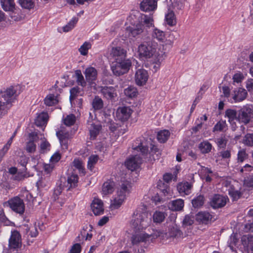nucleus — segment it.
I'll return each instance as SVG.
<instances>
[{
    "mask_svg": "<svg viewBox=\"0 0 253 253\" xmlns=\"http://www.w3.org/2000/svg\"><path fill=\"white\" fill-rule=\"evenodd\" d=\"M124 93L126 96L130 98H132L136 96L137 91L135 87L130 86L124 90Z\"/></svg>",
    "mask_w": 253,
    "mask_h": 253,
    "instance_id": "obj_46",
    "label": "nucleus"
},
{
    "mask_svg": "<svg viewBox=\"0 0 253 253\" xmlns=\"http://www.w3.org/2000/svg\"><path fill=\"white\" fill-rule=\"evenodd\" d=\"M165 21L167 25L170 26L176 25L177 21L176 16L172 10L169 9L165 14Z\"/></svg>",
    "mask_w": 253,
    "mask_h": 253,
    "instance_id": "obj_23",
    "label": "nucleus"
},
{
    "mask_svg": "<svg viewBox=\"0 0 253 253\" xmlns=\"http://www.w3.org/2000/svg\"><path fill=\"white\" fill-rule=\"evenodd\" d=\"M184 207V201L182 199H176L169 202V209L173 211H179L181 210Z\"/></svg>",
    "mask_w": 253,
    "mask_h": 253,
    "instance_id": "obj_26",
    "label": "nucleus"
},
{
    "mask_svg": "<svg viewBox=\"0 0 253 253\" xmlns=\"http://www.w3.org/2000/svg\"><path fill=\"white\" fill-rule=\"evenodd\" d=\"M194 222V217L192 215H186L183 220V226L186 227L192 225Z\"/></svg>",
    "mask_w": 253,
    "mask_h": 253,
    "instance_id": "obj_51",
    "label": "nucleus"
},
{
    "mask_svg": "<svg viewBox=\"0 0 253 253\" xmlns=\"http://www.w3.org/2000/svg\"><path fill=\"white\" fill-rule=\"evenodd\" d=\"M170 132L168 130H161L158 133L157 139L161 143H165L169 138Z\"/></svg>",
    "mask_w": 253,
    "mask_h": 253,
    "instance_id": "obj_39",
    "label": "nucleus"
},
{
    "mask_svg": "<svg viewBox=\"0 0 253 253\" xmlns=\"http://www.w3.org/2000/svg\"><path fill=\"white\" fill-rule=\"evenodd\" d=\"M70 100L72 102L79 93V88L78 87H74L70 89Z\"/></svg>",
    "mask_w": 253,
    "mask_h": 253,
    "instance_id": "obj_59",
    "label": "nucleus"
},
{
    "mask_svg": "<svg viewBox=\"0 0 253 253\" xmlns=\"http://www.w3.org/2000/svg\"><path fill=\"white\" fill-rule=\"evenodd\" d=\"M150 149L151 151L149 154L150 156L152 157L153 160H155L156 159H158L159 155H160L159 149L156 146L153 145H151Z\"/></svg>",
    "mask_w": 253,
    "mask_h": 253,
    "instance_id": "obj_50",
    "label": "nucleus"
},
{
    "mask_svg": "<svg viewBox=\"0 0 253 253\" xmlns=\"http://www.w3.org/2000/svg\"><path fill=\"white\" fill-rule=\"evenodd\" d=\"M44 103L46 105L51 106L57 103L58 100L54 94H49L44 99Z\"/></svg>",
    "mask_w": 253,
    "mask_h": 253,
    "instance_id": "obj_41",
    "label": "nucleus"
},
{
    "mask_svg": "<svg viewBox=\"0 0 253 253\" xmlns=\"http://www.w3.org/2000/svg\"><path fill=\"white\" fill-rule=\"evenodd\" d=\"M243 143L247 146H253V133H247L244 137Z\"/></svg>",
    "mask_w": 253,
    "mask_h": 253,
    "instance_id": "obj_54",
    "label": "nucleus"
},
{
    "mask_svg": "<svg viewBox=\"0 0 253 253\" xmlns=\"http://www.w3.org/2000/svg\"><path fill=\"white\" fill-rule=\"evenodd\" d=\"M101 92L103 97L111 102H115L117 96L116 88L113 86H102Z\"/></svg>",
    "mask_w": 253,
    "mask_h": 253,
    "instance_id": "obj_13",
    "label": "nucleus"
},
{
    "mask_svg": "<svg viewBox=\"0 0 253 253\" xmlns=\"http://www.w3.org/2000/svg\"><path fill=\"white\" fill-rule=\"evenodd\" d=\"M241 243L245 252L247 253H253V236H243L241 238Z\"/></svg>",
    "mask_w": 253,
    "mask_h": 253,
    "instance_id": "obj_16",
    "label": "nucleus"
},
{
    "mask_svg": "<svg viewBox=\"0 0 253 253\" xmlns=\"http://www.w3.org/2000/svg\"><path fill=\"white\" fill-rule=\"evenodd\" d=\"M172 5L174 8L177 10H182L184 8L183 4L180 0H173Z\"/></svg>",
    "mask_w": 253,
    "mask_h": 253,
    "instance_id": "obj_61",
    "label": "nucleus"
},
{
    "mask_svg": "<svg viewBox=\"0 0 253 253\" xmlns=\"http://www.w3.org/2000/svg\"><path fill=\"white\" fill-rule=\"evenodd\" d=\"M79 177L77 174H72L68 177L67 180V184L66 186L68 187L67 190L71 188H75L77 186Z\"/></svg>",
    "mask_w": 253,
    "mask_h": 253,
    "instance_id": "obj_30",
    "label": "nucleus"
},
{
    "mask_svg": "<svg viewBox=\"0 0 253 253\" xmlns=\"http://www.w3.org/2000/svg\"><path fill=\"white\" fill-rule=\"evenodd\" d=\"M73 164L75 167L78 169L80 172L84 174V169L82 166V162L79 159H75Z\"/></svg>",
    "mask_w": 253,
    "mask_h": 253,
    "instance_id": "obj_60",
    "label": "nucleus"
},
{
    "mask_svg": "<svg viewBox=\"0 0 253 253\" xmlns=\"http://www.w3.org/2000/svg\"><path fill=\"white\" fill-rule=\"evenodd\" d=\"M228 199L220 194H214L211 198L210 204L214 209L221 208L225 206Z\"/></svg>",
    "mask_w": 253,
    "mask_h": 253,
    "instance_id": "obj_11",
    "label": "nucleus"
},
{
    "mask_svg": "<svg viewBox=\"0 0 253 253\" xmlns=\"http://www.w3.org/2000/svg\"><path fill=\"white\" fill-rule=\"evenodd\" d=\"M148 213L142 212L134 213L131 220L132 226L134 231H140L147 227L150 222L151 218H148Z\"/></svg>",
    "mask_w": 253,
    "mask_h": 253,
    "instance_id": "obj_4",
    "label": "nucleus"
},
{
    "mask_svg": "<svg viewBox=\"0 0 253 253\" xmlns=\"http://www.w3.org/2000/svg\"><path fill=\"white\" fill-rule=\"evenodd\" d=\"M18 3L23 8L28 10L33 8L35 6L33 0H18Z\"/></svg>",
    "mask_w": 253,
    "mask_h": 253,
    "instance_id": "obj_38",
    "label": "nucleus"
},
{
    "mask_svg": "<svg viewBox=\"0 0 253 253\" xmlns=\"http://www.w3.org/2000/svg\"><path fill=\"white\" fill-rule=\"evenodd\" d=\"M75 75L77 78V82L78 85H81L83 87L85 86L86 84V83L84 79V76H83L81 70H76L75 72Z\"/></svg>",
    "mask_w": 253,
    "mask_h": 253,
    "instance_id": "obj_44",
    "label": "nucleus"
},
{
    "mask_svg": "<svg viewBox=\"0 0 253 253\" xmlns=\"http://www.w3.org/2000/svg\"><path fill=\"white\" fill-rule=\"evenodd\" d=\"M81 251V245L79 243H76L72 247L70 251V253H80Z\"/></svg>",
    "mask_w": 253,
    "mask_h": 253,
    "instance_id": "obj_63",
    "label": "nucleus"
},
{
    "mask_svg": "<svg viewBox=\"0 0 253 253\" xmlns=\"http://www.w3.org/2000/svg\"><path fill=\"white\" fill-rule=\"evenodd\" d=\"M56 135L59 139L60 144L63 149L68 147V141L72 138V134L68 131L64 129V127L56 132Z\"/></svg>",
    "mask_w": 253,
    "mask_h": 253,
    "instance_id": "obj_10",
    "label": "nucleus"
},
{
    "mask_svg": "<svg viewBox=\"0 0 253 253\" xmlns=\"http://www.w3.org/2000/svg\"><path fill=\"white\" fill-rule=\"evenodd\" d=\"M91 208L95 215H98L103 213V203L99 199H94L93 200L91 205Z\"/></svg>",
    "mask_w": 253,
    "mask_h": 253,
    "instance_id": "obj_21",
    "label": "nucleus"
},
{
    "mask_svg": "<svg viewBox=\"0 0 253 253\" xmlns=\"http://www.w3.org/2000/svg\"><path fill=\"white\" fill-rule=\"evenodd\" d=\"M152 36L153 39H155L159 42H163L165 39V33L157 28H155L153 30Z\"/></svg>",
    "mask_w": 253,
    "mask_h": 253,
    "instance_id": "obj_36",
    "label": "nucleus"
},
{
    "mask_svg": "<svg viewBox=\"0 0 253 253\" xmlns=\"http://www.w3.org/2000/svg\"><path fill=\"white\" fill-rule=\"evenodd\" d=\"M225 116L228 118L229 122L233 126L235 125L234 120L237 121L238 112L233 109H229L225 111Z\"/></svg>",
    "mask_w": 253,
    "mask_h": 253,
    "instance_id": "obj_32",
    "label": "nucleus"
},
{
    "mask_svg": "<svg viewBox=\"0 0 253 253\" xmlns=\"http://www.w3.org/2000/svg\"><path fill=\"white\" fill-rule=\"evenodd\" d=\"M253 118V110L249 105L243 106L238 111L237 121L245 125Z\"/></svg>",
    "mask_w": 253,
    "mask_h": 253,
    "instance_id": "obj_8",
    "label": "nucleus"
},
{
    "mask_svg": "<svg viewBox=\"0 0 253 253\" xmlns=\"http://www.w3.org/2000/svg\"><path fill=\"white\" fill-rule=\"evenodd\" d=\"M0 3L3 9L5 11H14L15 4L14 0H1Z\"/></svg>",
    "mask_w": 253,
    "mask_h": 253,
    "instance_id": "obj_29",
    "label": "nucleus"
},
{
    "mask_svg": "<svg viewBox=\"0 0 253 253\" xmlns=\"http://www.w3.org/2000/svg\"><path fill=\"white\" fill-rule=\"evenodd\" d=\"M148 78V72L144 69H138L135 75V80L136 84L141 86L145 84Z\"/></svg>",
    "mask_w": 253,
    "mask_h": 253,
    "instance_id": "obj_15",
    "label": "nucleus"
},
{
    "mask_svg": "<svg viewBox=\"0 0 253 253\" xmlns=\"http://www.w3.org/2000/svg\"><path fill=\"white\" fill-rule=\"evenodd\" d=\"M159 236L160 235L155 234L149 235L144 233L142 230L135 231V233L131 237L130 240L132 245L137 246L140 243L146 242L150 240L152 241Z\"/></svg>",
    "mask_w": 253,
    "mask_h": 253,
    "instance_id": "obj_6",
    "label": "nucleus"
},
{
    "mask_svg": "<svg viewBox=\"0 0 253 253\" xmlns=\"http://www.w3.org/2000/svg\"><path fill=\"white\" fill-rule=\"evenodd\" d=\"M154 26L152 16L151 15L142 14L139 23L127 27L126 30L129 37L135 38L143 33H147L148 29Z\"/></svg>",
    "mask_w": 253,
    "mask_h": 253,
    "instance_id": "obj_2",
    "label": "nucleus"
},
{
    "mask_svg": "<svg viewBox=\"0 0 253 253\" xmlns=\"http://www.w3.org/2000/svg\"><path fill=\"white\" fill-rule=\"evenodd\" d=\"M204 201V197L203 195H200L194 198L192 200V203L194 208H199L203 205Z\"/></svg>",
    "mask_w": 253,
    "mask_h": 253,
    "instance_id": "obj_43",
    "label": "nucleus"
},
{
    "mask_svg": "<svg viewBox=\"0 0 253 253\" xmlns=\"http://www.w3.org/2000/svg\"><path fill=\"white\" fill-rule=\"evenodd\" d=\"M63 187L64 186H62L61 184H60L54 189L53 191V198L55 201L58 199V197L59 195L61 194L63 189Z\"/></svg>",
    "mask_w": 253,
    "mask_h": 253,
    "instance_id": "obj_58",
    "label": "nucleus"
},
{
    "mask_svg": "<svg viewBox=\"0 0 253 253\" xmlns=\"http://www.w3.org/2000/svg\"><path fill=\"white\" fill-rule=\"evenodd\" d=\"M132 110L128 107H119L116 111V118L122 122L127 121L132 114Z\"/></svg>",
    "mask_w": 253,
    "mask_h": 253,
    "instance_id": "obj_14",
    "label": "nucleus"
},
{
    "mask_svg": "<svg viewBox=\"0 0 253 253\" xmlns=\"http://www.w3.org/2000/svg\"><path fill=\"white\" fill-rule=\"evenodd\" d=\"M10 208L12 211L20 214H22L25 211V204L23 200L18 197L12 198L8 202Z\"/></svg>",
    "mask_w": 253,
    "mask_h": 253,
    "instance_id": "obj_9",
    "label": "nucleus"
},
{
    "mask_svg": "<svg viewBox=\"0 0 253 253\" xmlns=\"http://www.w3.org/2000/svg\"><path fill=\"white\" fill-rule=\"evenodd\" d=\"M29 141L27 142L26 150L29 153H33L36 151V145L35 142L39 139L38 134L36 132H32L29 134Z\"/></svg>",
    "mask_w": 253,
    "mask_h": 253,
    "instance_id": "obj_18",
    "label": "nucleus"
},
{
    "mask_svg": "<svg viewBox=\"0 0 253 253\" xmlns=\"http://www.w3.org/2000/svg\"><path fill=\"white\" fill-rule=\"evenodd\" d=\"M131 60L129 59H124L122 61H115L112 63L111 70L113 74L120 76L127 73L131 66Z\"/></svg>",
    "mask_w": 253,
    "mask_h": 253,
    "instance_id": "obj_5",
    "label": "nucleus"
},
{
    "mask_svg": "<svg viewBox=\"0 0 253 253\" xmlns=\"http://www.w3.org/2000/svg\"><path fill=\"white\" fill-rule=\"evenodd\" d=\"M90 125L89 127L90 137L91 139L94 140L99 134L102 129V126L99 123L97 124L92 123Z\"/></svg>",
    "mask_w": 253,
    "mask_h": 253,
    "instance_id": "obj_27",
    "label": "nucleus"
},
{
    "mask_svg": "<svg viewBox=\"0 0 253 253\" xmlns=\"http://www.w3.org/2000/svg\"><path fill=\"white\" fill-rule=\"evenodd\" d=\"M124 200L125 199H124V197H122L121 198L117 195V196L115 198L113 202L111 204V208L114 209H118L122 205Z\"/></svg>",
    "mask_w": 253,
    "mask_h": 253,
    "instance_id": "obj_47",
    "label": "nucleus"
},
{
    "mask_svg": "<svg viewBox=\"0 0 253 253\" xmlns=\"http://www.w3.org/2000/svg\"><path fill=\"white\" fill-rule=\"evenodd\" d=\"M244 229L246 232H251L253 233V219L249 220L248 222L245 225Z\"/></svg>",
    "mask_w": 253,
    "mask_h": 253,
    "instance_id": "obj_62",
    "label": "nucleus"
},
{
    "mask_svg": "<svg viewBox=\"0 0 253 253\" xmlns=\"http://www.w3.org/2000/svg\"><path fill=\"white\" fill-rule=\"evenodd\" d=\"M115 183L111 180L104 183L102 185V193L104 195L111 194L114 190Z\"/></svg>",
    "mask_w": 253,
    "mask_h": 253,
    "instance_id": "obj_31",
    "label": "nucleus"
},
{
    "mask_svg": "<svg viewBox=\"0 0 253 253\" xmlns=\"http://www.w3.org/2000/svg\"><path fill=\"white\" fill-rule=\"evenodd\" d=\"M97 71L93 67L87 68L84 72L86 82L90 84L94 83L97 78Z\"/></svg>",
    "mask_w": 253,
    "mask_h": 253,
    "instance_id": "obj_19",
    "label": "nucleus"
},
{
    "mask_svg": "<svg viewBox=\"0 0 253 253\" xmlns=\"http://www.w3.org/2000/svg\"><path fill=\"white\" fill-rule=\"evenodd\" d=\"M157 188L164 196H167L170 192V188L168 184L165 183L162 180H160L158 182Z\"/></svg>",
    "mask_w": 253,
    "mask_h": 253,
    "instance_id": "obj_34",
    "label": "nucleus"
},
{
    "mask_svg": "<svg viewBox=\"0 0 253 253\" xmlns=\"http://www.w3.org/2000/svg\"><path fill=\"white\" fill-rule=\"evenodd\" d=\"M92 105L95 110H100L103 107V102L99 96H95L92 101Z\"/></svg>",
    "mask_w": 253,
    "mask_h": 253,
    "instance_id": "obj_42",
    "label": "nucleus"
},
{
    "mask_svg": "<svg viewBox=\"0 0 253 253\" xmlns=\"http://www.w3.org/2000/svg\"><path fill=\"white\" fill-rule=\"evenodd\" d=\"M157 6L156 0H143L140 3V9L143 11H150L155 10Z\"/></svg>",
    "mask_w": 253,
    "mask_h": 253,
    "instance_id": "obj_20",
    "label": "nucleus"
},
{
    "mask_svg": "<svg viewBox=\"0 0 253 253\" xmlns=\"http://www.w3.org/2000/svg\"><path fill=\"white\" fill-rule=\"evenodd\" d=\"M229 195L234 201H237L241 198L242 193L238 190L231 189L229 191Z\"/></svg>",
    "mask_w": 253,
    "mask_h": 253,
    "instance_id": "obj_56",
    "label": "nucleus"
},
{
    "mask_svg": "<svg viewBox=\"0 0 253 253\" xmlns=\"http://www.w3.org/2000/svg\"><path fill=\"white\" fill-rule=\"evenodd\" d=\"M247 95V92L246 89L242 88H239L234 91V94L233 97L235 102H240L245 100Z\"/></svg>",
    "mask_w": 253,
    "mask_h": 253,
    "instance_id": "obj_25",
    "label": "nucleus"
},
{
    "mask_svg": "<svg viewBox=\"0 0 253 253\" xmlns=\"http://www.w3.org/2000/svg\"><path fill=\"white\" fill-rule=\"evenodd\" d=\"M91 45L89 42H85L79 49L81 54L86 55L87 54L88 50L90 48Z\"/></svg>",
    "mask_w": 253,
    "mask_h": 253,
    "instance_id": "obj_55",
    "label": "nucleus"
},
{
    "mask_svg": "<svg viewBox=\"0 0 253 253\" xmlns=\"http://www.w3.org/2000/svg\"><path fill=\"white\" fill-rule=\"evenodd\" d=\"M127 185L128 184L126 182H124L120 185V187L117 190V195L119 197L121 198L124 197V199H126L127 194L129 193Z\"/></svg>",
    "mask_w": 253,
    "mask_h": 253,
    "instance_id": "obj_35",
    "label": "nucleus"
},
{
    "mask_svg": "<svg viewBox=\"0 0 253 253\" xmlns=\"http://www.w3.org/2000/svg\"><path fill=\"white\" fill-rule=\"evenodd\" d=\"M156 43L148 41L141 43L138 46V52L141 57L146 58L151 57L156 51Z\"/></svg>",
    "mask_w": 253,
    "mask_h": 253,
    "instance_id": "obj_7",
    "label": "nucleus"
},
{
    "mask_svg": "<svg viewBox=\"0 0 253 253\" xmlns=\"http://www.w3.org/2000/svg\"><path fill=\"white\" fill-rule=\"evenodd\" d=\"M212 148L211 144L207 141H204L200 143L199 148L203 154L209 153Z\"/></svg>",
    "mask_w": 253,
    "mask_h": 253,
    "instance_id": "obj_37",
    "label": "nucleus"
},
{
    "mask_svg": "<svg viewBox=\"0 0 253 253\" xmlns=\"http://www.w3.org/2000/svg\"><path fill=\"white\" fill-rule=\"evenodd\" d=\"M18 85L10 86L0 91V119L5 115L12 106V103L20 93L17 92Z\"/></svg>",
    "mask_w": 253,
    "mask_h": 253,
    "instance_id": "obj_1",
    "label": "nucleus"
},
{
    "mask_svg": "<svg viewBox=\"0 0 253 253\" xmlns=\"http://www.w3.org/2000/svg\"><path fill=\"white\" fill-rule=\"evenodd\" d=\"M137 141L138 142H136V144H133L132 148L135 150L140 151L143 157L136 155L126 161V166L131 171L135 170L139 167L142 163V159L145 158V156L147 155L148 152V146L146 145L145 142L140 141L139 142L138 140H137Z\"/></svg>",
    "mask_w": 253,
    "mask_h": 253,
    "instance_id": "obj_3",
    "label": "nucleus"
},
{
    "mask_svg": "<svg viewBox=\"0 0 253 253\" xmlns=\"http://www.w3.org/2000/svg\"><path fill=\"white\" fill-rule=\"evenodd\" d=\"M78 21V18H73L66 25L63 27V31L65 32H67L70 31L74 27Z\"/></svg>",
    "mask_w": 253,
    "mask_h": 253,
    "instance_id": "obj_48",
    "label": "nucleus"
},
{
    "mask_svg": "<svg viewBox=\"0 0 253 253\" xmlns=\"http://www.w3.org/2000/svg\"><path fill=\"white\" fill-rule=\"evenodd\" d=\"M212 218V215L207 212H199L196 215V220L203 224H207Z\"/></svg>",
    "mask_w": 253,
    "mask_h": 253,
    "instance_id": "obj_24",
    "label": "nucleus"
},
{
    "mask_svg": "<svg viewBox=\"0 0 253 253\" xmlns=\"http://www.w3.org/2000/svg\"><path fill=\"white\" fill-rule=\"evenodd\" d=\"M28 158L25 156H22L20 158L19 160L18 165L19 167H21L19 169V170L22 171H26L27 168L26 165L28 163Z\"/></svg>",
    "mask_w": 253,
    "mask_h": 253,
    "instance_id": "obj_49",
    "label": "nucleus"
},
{
    "mask_svg": "<svg viewBox=\"0 0 253 253\" xmlns=\"http://www.w3.org/2000/svg\"><path fill=\"white\" fill-rule=\"evenodd\" d=\"M76 121V118L74 114L67 115L64 119V124L66 126H71L74 125Z\"/></svg>",
    "mask_w": 253,
    "mask_h": 253,
    "instance_id": "obj_45",
    "label": "nucleus"
},
{
    "mask_svg": "<svg viewBox=\"0 0 253 253\" xmlns=\"http://www.w3.org/2000/svg\"><path fill=\"white\" fill-rule=\"evenodd\" d=\"M29 176L26 171H22L19 170L17 174L13 176L12 178L15 180L20 181L23 179L25 177H27Z\"/></svg>",
    "mask_w": 253,
    "mask_h": 253,
    "instance_id": "obj_57",
    "label": "nucleus"
},
{
    "mask_svg": "<svg viewBox=\"0 0 253 253\" xmlns=\"http://www.w3.org/2000/svg\"><path fill=\"white\" fill-rule=\"evenodd\" d=\"M126 50L124 48L117 46L113 47L111 50V55L114 58L115 61H122L126 57Z\"/></svg>",
    "mask_w": 253,
    "mask_h": 253,
    "instance_id": "obj_17",
    "label": "nucleus"
},
{
    "mask_svg": "<svg viewBox=\"0 0 253 253\" xmlns=\"http://www.w3.org/2000/svg\"><path fill=\"white\" fill-rule=\"evenodd\" d=\"M98 157L97 155H91L88 158L87 168L91 170L94 165L97 162Z\"/></svg>",
    "mask_w": 253,
    "mask_h": 253,
    "instance_id": "obj_53",
    "label": "nucleus"
},
{
    "mask_svg": "<svg viewBox=\"0 0 253 253\" xmlns=\"http://www.w3.org/2000/svg\"><path fill=\"white\" fill-rule=\"evenodd\" d=\"M227 126L226 123L225 121H220L217 122L216 125L214 126L213 128V131H223L224 128H225Z\"/></svg>",
    "mask_w": 253,
    "mask_h": 253,
    "instance_id": "obj_52",
    "label": "nucleus"
},
{
    "mask_svg": "<svg viewBox=\"0 0 253 253\" xmlns=\"http://www.w3.org/2000/svg\"><path fill=\"white\" fill-rule=\"evenodd\" d=\"M22 246L21 236L19 232L14 230L11 232L9 240V247L10 249L17 250Z\"/></svg>",
    "mask_w": 253,
    "mask_h": 253,
    "instance_id": "obj_12",
    "label": "nucleus"
},
{
    "mask_svg": "<svg viewBox=\"0 0 253 253\" xmlns=\"http://www.w3.org/2000/svg\"><path fill=\"white\" fill-rule=\"evenodd\" d=\"M244 79V76L241 73H236L233 77V81L237 83H241Z\"/></svg>",
    "mask_w": 253,
    "mask_h": 253,
    "instance_id": "obj_64",
    "label": "nucleus"
},
{
    "mask_svg": "<svg viewBox=\"0 0 253 253\" xmlns=\"http://www.w3.org/2000/svg\"><path fill=\"white\" fill-rule=\"evenodd\" d=\"M182 235V232L175 224H172L169 227L168 232L166 233L168 237H179Z\"/></svg>",
    "mask_w": 253,
    "mask_h": 253,
    "instance_id": "obj_22",
    "label": "nucleus"
},
{
    "mask_svg": "<svg viewBox=\"0 0 253 253\" xmlns=\"http://www.w3.org/2000/svg\"><path fill=\"white\" fill-rule=\"evenodd\" d=\"M191 188V185L188 182H181L178 184L177 189L181 194L188 195Z\"/></svg>",
    "mask_w": 253,
    "mask_h": 253,
    "instance_id": "obj_28",
    "label": "nucleus"
},
{
    "mask_svg": "<svg viewBox=\"0 0 253 253\" xmlns=\"http://www.w3.org/2000/svg\"><path fill=\"white\" fill-rule=\"evenodd\" d=\"M166 217V214L164 212L156 211L153 215V221L156 223L162 222Z\"/></svg>",
    "mask_w": 253,
    "mask_h": 253,
    "instance_id": "obj_40",
    "label": "nucleus"
},
{
    "mask_svg": "<svg viewBox=\"0 0 253 253\" xmlns=\"http://www.w3.org/2000/svg\"><path fill=\"white\" fill-rule=\"evenodd\" d=\"M47 119V114L45 113H42L36 118L35 121V123L38 126H42L46 123Z\"/></svg>",
    "mask_w": 253,
    "mask_h": 253,
    "instance_id": "obj_33",
    "label": "nucleus"
}]
</instances>
